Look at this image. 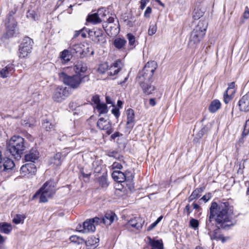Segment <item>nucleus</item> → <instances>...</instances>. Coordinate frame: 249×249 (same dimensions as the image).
<instances>
[{"label":"nucleus","mask_w":249,"mask_h":249,"mask_svg":"<svg viewBox=\"0 0 249 249\" xmlns=\"http://www.w3.org/2000/svg\"><path fill=\"white\" fill-rule=\"evenodd\" d=\"M210 213L206 221V229L212 240H221L224 242L229 238H225L220 233V228L226 229L233 225L231 220L232 210L228 202L212 203Z\"/></svg>","instance_id":"f257e3e1"},{"label":"nucleus","mask_w":249,"mask_h":249,"mask_svg":"<svg viewBox=\"0 0 249 249\" xmlns=\"http://www.w3.org/2000/svg\"><path fill=\"white\" fill-rule=\"evenodd\" d=\"M208 27L206 21L200 20L191 33L188 45L191 48H195L200 42L205 35Z\"/></svg>","instance_id":"f03ea898"},{"label":"nucleus","mask_w":249,"mask_h":249,"mask_svg":"<svg viewBox=\"0 0 249 249\" xmlns=\"http://www.w3.org/2000/svg\"><path fill=\"white\" fill-rule=\"evenodd\" d=\"M8 150L15 158L18 159L25 150L24 140L19 136H14L8 143Z\"/></svg>","instance_id":"7ed1b4c3"},{"label":"nucleus","mask_w":249,"mask_h":249,"mask_svg":"<svg viewBox=\"0 0 249 249\" xmlns=\"http://www.w3.org/2000/svg\"><path fill=\"white\" fill-rule=\"evenodd\" d=\"M55 192L54 183L53 181L46 182L43 186L33 196L34 199L39 196L40 202H46L51 198Z\"/></svg>","instance_id":"20e7f679"},{"label":"nucleus","mask_w":249,"mask_h":249,"mask_svg":"<svg viewBox=\"0 0 249 249\" xmlns=\"http://www.w3.org/2000/svg\"><path fill=\"white\" fill-rule=\"evenodd\" d=\"M59 77L65 85L73 89L78 88L85 78L79 74L70 76L64 72L59 74Z\"/></svg>","instance_id":"39448f33"},{"label":"nucleus","mask_w":249,"mask_h":249,"mask_svg":"<svg viewBox=\"0 0 249 249\" xmlns=\"http://www.w3.org/2000/svg\"><path fill=\"white\" fill-rule=\"evenodd\" d=\"M70 90L67 87L59 86L55 89L53 99L56 102H62L70 95Z\"/></svg>","instance_id":"423d86ee"},{"label":"nucleus","mask_w":249,"mask_h":249,"mask_svg":"<svg viewBox=\"0 0 249 249\" xmlns=\"http://www.w3.org/2000/svg\"><path fill=\"white\" fill-rule=\"evenodd\" d=\"M33 44V41L32 39L29 37H25L19 46V57L20 58L27 57L31 52Z\"/></svg>","instance_id":"0eeeda50"},{"label":"nucleus","mask_w":249,"mask_h":249,"mask_svg":"<svg viewBox=\"0 0 249 249\" xmlns=\"http://www.w3.org/2000/svg\"><path fill=\"white\" fill-rule=\"evenodd\" d=\"M144 223V220L141 217L130 218L124 225L125 228L130 231H140Z\"/></svg>","instance_id":"6e6552de"},{"label":"nucleus","mask_w":249,"mask_h":249,"mask_svg":"<svg viewBox=\"0 0 249 249\" xmlns=\"http://www.w3.org/2000/svg\"><path fill=\"white\" fill-rule=\"evenodd\" d=\"M157 67V64L155 61L148 62L146 64L142 71L139 73V75L145 76L147 80L151 79Z\"/></svg>","instance_id":"1a4fd4ad"},{"label":"nucleus","mask_w":249,"mask_h":249,"mask_svg":"<svg viewBox=\"0 0 249 249\" xmlns=\"http://www.w3.org/2000/svg\"><path fill=\"white\" fill-rule=\"evenodd\" d=\"M139 84L143 92L147 95L150 94L155 90V87L151 85V79L146 80V77L139 75Z\"/></svg>","instance_id":"9d476101"},{"label":"nucleus","mask_w":249,"mask_h":249,"mask_svg":"<svg viewBox=\"0 0 249 249\" xmlns=\"http://www.w3.org/2000/svg\"><path fill=\"white\" fill-rule=\"evenodd\" d=\"M99 220L100 218L97 217L86 220L83 224V229L79 231L83 232L94 231L96 225L99 224Z\"/></svg>","instance_id":"9b49d317"},{"label":"nucleus","mask_w":249,"mask_h":249,"mask_svg":"<svg viewBox=\"0 0 249 249\" xmlns=\"http://www.w3.org/2000/svg\"><path fill=\"white\" fill-rule=\"evenodd\" d=\"M89 37L96 43H104L106 39L103 37V32L101 29L97 28L88 32Z\"/></svg>","instance_id":"f8f14e48"},{"label":"nucleus","mask_w":249,"mask_h":249,"mask_svg":"<svg viewBox=\"0 0 249 249\" xmlns=\"http://www.w3.org/2000/svg\"><path fill=\"white\" fill-rule=\"evenodd\" d=\"M97 125L99 129L106 131L108 135H110L113 131L111 124L107 119L100 118L97 122Z\"/></svg>","instance_id":"ddd939ff"},{"label":"nucleus","mask_w":249,"mask_h":249,"mask_svg":"<svg viewBox=\"0 0 249 249\" xmlns=\"http://www.w3.org/2000/svg\"><path fill=\"white\" fill-rule=\"evenodd\" d=\"M36 172V168L35 164L32 163L24 164L20 170V174L22 177L34 175Z\"/></svg>","instance_id":"4468645a"},{"label":"nucleus","mask_w":249,"mask_h":249,"mask_svg":"<svg viewBox=\"0 0 249 249\" xmlns=\"http://www.w3.org/2000/svg\"><path fill=\"white\" fill-rule=\"evenodd\" d=\"M238 105L241 111H249V91L239 100Z\"/></svg>","instance_id":"2eb2a0df"},{"label":"nucleus","mask_w":249,"mask_h":249,"mask_svg":"<svg viewBox=\"0 0 249 249\" xmlns=\"http://www.w3.org/2000/svg\"><path fill=\"white\" fill-rule=\"evenodd\" d=\"M234 86V82L230 83L227 90L224 94V101L226 104H228L233 98V94L234 93L233 89Z\"/></svg>","instance_id":"dca6fc26"},{"label":"nucleus","mask_w":249,"mask_h":249,"mask_svg":"<svg viewBox=\"0 0 249 249\" xmlns=\"http://www.w3.org/2000/svg\"><path fill=\"white\" fill-rule=\"evenodd\" d=\"M115 218H116V216L113 212L107 213L104 217L100 218L99 224L103 223L107 226L110 225Z\"/></svg>","instance_id":"f3484780"},{"label":"nucleus","mask_w":249,"mask_h":249,"mask_svg":"<svg viewBox=\"0 0 249 249\" xmlns=\"http://www.w3.org/2000/svg\"><path fill=\"white\" fill-rule=\"evenodd\" d=\"M39 158V152L36 148H32L25 155V160L27 161L35 162Z\"/></svg>","instance_id":"a211bd4d"},{"label":"nucleus","mask_w":249,"mask_h":249,"mask_svg":"<svg viewBox=\"0 0 249 249\" xmlns=\"http://www.w3.org/2000/svg\"><path fill=\"white\" fill-rule=\"evenodd\" d=\"M126 114V127L129 129H131L133 128L135 124L134 111L132 109L129 108L127 110Z\"/></svg>","instance_id":"6ab92c4d"},{"label":"nucleus","mask_w":249,"mask_h":249,"mask_svg":"<svg viewBox=\"0 0 249 249\" xmlns=\"http://www.w3.org/2000/svg\"><path fill=\"white\" fill-rule=\"evenodd\" d=\"M15 164L13 160L8 158L4 159L3 163L0 162V172L12 169Z\"/></svg>","instance_id":"aec40b11"},{"label":"nucleus","mask_w":249,"mask_h":249,"mask_svg":"<svg viewBox=\"0 0 249 249\" xmlns=\"http://www.w3.org/2000/svg\"><path fill=\"white\" fill-rule=\"evenodd\" d=\"M123 67V64L120 60L115 61L110 67L108 75L112 76L118 73Z\"/></svg>","instance_id":"412c9836"},{"label":"nucleus","mask_w":249,"mask_h":249,"mask_svg":"<svg viewBox=\"0 0 249 249\" xmlns=\"http://www.w3.org/2000/svg\"><path fill=\"white\" fill-rule=\"evenodd\" d=\"M99 242L98 238L92 236L89 237L86 241V245L89 249H94L98 246Z\"/></svg>","instance_id":"4be33fe9"},{"label":"nucleus","mask_w":249,"mask_h":249,"mask_svg":"<svg viewBox=\"0 0 249 249\" xmlns=\"http://www.w3.org/2000/svg\"><path fill=\"white\" fill-rule=\"evenodd\" d=\"M112 177L115 181L123 182L126 180L125 175L120 171H114L112 173Z\"/></svg>","instance_id":"5701e85b"},{"label":"nucleus","mask_w":249,"mask_h":249,"mask_svg":"<svg viewBox=\"0 0 249 249\" xmlns=\"http://www.w3.org/2000/svg\"><path fill=\"white\" fill-rule=\"evenodd\" d=\"M14 71L13 65H8L1 69L0 71V75L3 78H5L8 77Z\"/></svg>","instance_id":"b1692460"},{"label":"nucleus","mask_w":249,"mask_h":249,"mask_svg":"<svg viewBox=\"0 0 249 249\" xmlns=\"http://www.w3.org/2000/svg\"><path fill=\"white\" fill-rule=\"evenodd\" d=\"M72 53L71 51L64 50L61 53L60 58L62 61V63H66L70 61L72 57Z\"/></svg>","instance_id":"393cba45"},{"label":"nucleus","mask_w":249,"mask_h":249,"mask_svg":"<svg viewBox=\"0 0 249 249\" xmlns=\"http://www.w3.org/2000/svg\"><path fill=\"white\" fill-rule=\"evenodd\" d=\"M220 107V102L218 100L215 99L211 102L209 107V110L211 113H214L217 111Z\"/></svg>","instance_id":"a878e982"},{"label":"nucleus","mask_w":249,"mask_h":249,"mask_svg":"<svg viewBox=\"0 0 249 249\" xmlns=\"http://www.w3.org/2000/svg\"><path fill=\"white\" fill-rule=\"evenodd\" d=\"M205 11L204 8L199 6L196 7L193 12V18L195 19H198L203 16Z\"/></svg>","instance_id":"bb28decb"},{"label":"nucleus","mask_w":249,"mask_h":249,"mask_svg":"<svg viewBox=\"0 0 249 249\" xmlns=\"http://www.w3.org/2000/svg\"><path fill=\"white\" fill-rule=\"evenodd\" d=\"M61 154L57 153L50 160V163L58 166L61 164Z\"/></svg>","instance_id":"cd10ccee"},{"label":"nucleus","mask_w":249,"mask_h":249,"mask_svg":"<svg viewBox=\"0 0 249 249\" xmlns=\"http://www.w3.org/2000/svg\"><path fill=\"white\" fill-rule=\"evenodd\" d=\"M100 18H101L98 16V13H96L89 15L87 20L93 24H98L101 22V20Z\"/></svg>","instance_id":"c85d7f7f"},{"label":"nucleus","mask_w":249,"mask_h":249,"mask_svg":"<svg viewBox=\"0 0 249 249\" xmlns=\"http://www.w3.org/2000/svg\"><path fill=\"white\" fill-rule=\"evenodd\" d=\"M126 43V41L124 38H116L113 42L114 46L118 49H121L124 48Z\"/></svg>","instance_id":"c756f323"},{"label":"nucleus","mask_w":249,"mask_h":249,"mask_svg":"<svg viewBox=\"0 0 249 249\" xmlns=\"http://www.w3.org/2000/svg\"><path fill=\"white\" fill-rule=\"evenodd\" d=\"M74 70L76 73L84 72L86 71L87 67L81 62H78L74 66Z\"/></svg>","instance_id":"7c9ffc66"},{"label":"nucleus","mask_w":249,"mask_h":249,"mask_svg":"<svg viewBox=\"0 0 249 249\" xmlns=\"http://www.w3.org/2000/svg\"><path fill=\"white\" fill-rule=\"evenodd\" d=\"M149 243L152 247L151 249H162V244L160 241H155L150 239Z\"/></svg>","instance_id":"2f4dec72"},{"label":"nucleus","mask_w":249,"mask_h":249,"mask_svg":"<svg viewBox=\"0 0 249 249\" xmlns=\"http://www.w3.org/2000/svg\"><path fill=\"white\" fill-rule=\"evenodd\" d=\"M71 52L72 54L79 53L82 54L83 53V49L81 44H75L74 45L71 49Z\"/></svg>","instance_id":"473e14b6"},{"label":"nucleus","mask_w":249,"mask_h":249,"mask_svg":"<svg viewBox=\"0 0 249 249\" xmlns=\"http://www.w3.org/2000/svg\"><path fill=\"white\" fill-rule=\"evenodd\" d=\"M200 193L201 190L199 189H197L194 190L188 198L189 202H191L199 197L200 196Z\"/></svg>","instance_id":"72a5a7b5"},{"label":"nucleus","mask_w":249,"mask_h":249,"mask_svg":"<svg viewBox=\"0 0 249 249\" xmlns=\"http://www.w3.org/2000/svg\"><path fill=\"white\" fill-rule=\"evenodd\" d=\"M42 127L46 131H49L53 130L54 128V125L48 121H44L42 123Z\"/></svg>","instance_id":"f704fd0d"},{"label":"nucleus","mask_w":249,"mask_h":249,"mask_svg":"<svg viewBox=\"0 0 249 249\" xmlns=\"http://www.w3.org/2000/svg\"><path fill=\"white\" fill-rule=\"evenodd\" d=\"M96 108L99 112L100 114H105L108 112L107 106L105 104H98L96 106Z\"/></svg>","instance_id":"c9c22d12"},{"label":"nucleus","mask_w":249,"mask_h":249,"mask_svg":"<svg viewBox=\"0 0 249 249\" xmlns=\"http://www.w3.org/2000/svg\"><path fill=\"white\" fill-rule=\"evenodd\" d=\"M127 39L128 40L129 45L133 48L135 46V37L131 33H128L126 35Z\"/></svg>","instance_id":"e433bc0d"},{"label":"nucleus","mask_w":249,"mask_h":249,"mask_svg":"<svg viewBox=\"0 0 249 249\" xmlns=\"http://www.w3.org/2000/svg\"><path fill=\"white\" fill-rule=\"evenodd\" d=\"M157 30V26L155 23H153L150 24L148 33L149 36H152L156 33Z\"/></svg>","instance_id":"4c0bfd02"},{"label":"nucleus","mask_w":249,"mask_h":249,"mask_svg":"<svg viewBox=\"0 0 249 249\" xmlns=\"http://www.w3.org/2000/svg\"><path fill=\"white\" fill-rule=\"evenodd\" d=\"M99 182L102 188H106L108 186L107 179L106 177L102 176L99 178Z\"/></svg>","instance_id":"58836bf2"},{"label":"nucleus","mask_w":249,"mask_h":249,"mask_svg":"<svg viewBox=\"0 0 249 249\" xmlns=\"http://www.w3.org/2000/svg\"><path fill=\"white\" fill-rule=\"evenodd\" d=\"M189 225L191 228L196 230L199 226V221L196 219L191 218L190 220Z\"/></svg>","instance_id":"ea45409f"},{"label":"nucleus","mask_w":249,"mask_h":249,"mask_svg":"<svg viewBox=\"0 0 249 249\" xmlns=\"http://www.w3.org/2000/svg\"><path fill=\"white\" fill-rule=\"evenodd\" d=\"M108 68L107 63L100 64L98 68V71L100 73H104Z\"/></svg>","instance_id":"a19ab883"},{"label":"nucleus","mask_w":249,"mask_h":249,"mask_svg":"<svg viewBox=\"0 0 249 249\" xmlns=\"http://www.w3.org/2000/svg\"><path fill=\"white\" fill-rule=\"evenodd\" d=\"M97 13L98 16L101 18H100L102 22L106 16V11L104 8H101L98 10Z\"/></svg>","instance_id":"79ce46f5"},{"label":"nucleus","mask_w":249,"mask_h":249,"mask_svg":"<svg viewBox=\"0 0 249 249\" xmlns=\"http://www.w3.org/2000/svg\"><path fill=\"white\" fill-rule=\"evenodd\" d=\"M70 240L71 242L73 243H76L79 244L80 243L82 242L83 241L82 238L76 236V235H72L70 237Z\"/></svg>","instance_id":"37998d69"},{"label":"nucleus","mask_w":249,"mask_h":249,"mask_svg":"<svg viewBox=\"0 0 249 249\" xmlns=\"http://www.w3.org/2000/svg\"><path fill=\"white\" fill-rule=\"evenodd\" d=\"M162 216H160L155 222H154L153 223H152L148 228L147 231H149L154 229L157 224L161 221V220L162 218Z\"/></svg>","instance_id":"c03bdc74"},{"label":"nucleus","mask_w":249,"mask_h":249,"mask_svg":"<svg viewBox=\"0 0 249 249\" xmlns=\"http://www.w3.org/2000/svg\"><path fill=\"white\" fill-rule=\"evenodd\" d=\"M24 219V217L21 215H17L13 219V221L16 224L20 223Z\"/></svg>","instance_id":"a18cd8bd"},{"label":"nucleus","mask_w":249,"mask_h":249,"mask_svg":"<svg viewBox=\"0 0 249 249\" xmlns=\"http://www.w3.org/2000/svg\"><path fill=\"white\" fill-rule=\"evenodd\" d=\"M112 168L115 169L117 168L118 169H120L122 168V165L119 162H114L112 164Z\"/></svg>","instance_id":"49530a36"},{"label":"nucleus","mask_w":249,"mask_h":249,"mask_svg":"<svg viewBox=\"0 0 249 249\" xmlns=\"http://www.w3.org/2000/svg\"><path fill=\"white\" fill-rule=\"evenodd\" d=\"M111 112L116 118L119 117L120 115V112L118 109L113 108L112 109Z\"/></svg>","instance_id":"de8ad7c7"},{"label":"nucleus","mask_w":249,"mask_h":249,"mask_svg":"<svg viewBox=\"0 0 249 249\" xmlns=\"http://www.w3.org/2000/svg\"><path fill=\"white\" fill-rule=\"evenodd\" d=\"M151 8L150 7H147L145 12H144V16L145 17L148 18L149 17L150 14L151 13Z\"/></svg>","instance_id":"09e8293b"},{"label":"nucleus","mask_w":249,"mask_h":249,"mask_svg":"<svg viewBox=\"0 0 249 249\" xmlns=\"http://www.w3.org/2000/svg\"><path fill=\"white\" fill-rule=\"evenodd\" d=\"M92 101L96 104V106L98 104H100V99L99 96L96 95L92 97Z\"/></svg>","instance_id":"8fccbe9b"},{"label":"nucleus","mask_w":249,"mask_h":249,"mask_svg":"<svg viewBox=\"0 0 249 249\" xmlns=\"http://www.w3.org/2000/svg\"><path fill=\"white\" fill-rule=\"evenodd\" d=\"M184 212L187 213V216H188L191 213L192 211L190 209V206L189 204H188L186 206Z\"/></svg>","instance_id":"3c124183"},{"label":"nucleus","mask_w":249,"mask_h":249,"mask_svg":"<svg viewBox=\"0 0 249 249\" xmlns=\"http://www.w3.org/2000/svg\"><path fill=\"white\" fill-rule=\"evenodd\" d=\"M149 0H141V8L143 9L146 6V3Z\"/></svg>","instance_id":"603ef678"},{"label":"nucleus","mask_w":249,"mask_h":249,"mask_svg":"<svg viewBox=\"0 0 249 249\" xmlns=\"http://www.w3.org/2000/svg\"><path fill=\"white\" fill-rule=\"evenodd\" d=\"M244 18L247 19L249 18V10L247 8L243 14Z\"/></svg>","instance_id":"864d4df0"},{"label":"nucleus","mask_w":249,"mask_h":249,"mask_svg":"<svg viewBox=\"0 0 249 249\" xmlns=\"http://www.w3.org/2000/svg\"><path fill=\"white\" fill-rule=\"evenodd\" d=\"M121 135H122L119 132H116L111 136V138L112 139L114 140L116 138L119 137Z\"/></svg>","instance_id":"5fc2aeb1"},{"label":"nucleus","mask_w":249,"mask_h":249,"mask_svg":"<svg viewBox=\"0 0 249 249\" xmlns=\"http://www.w3.org/2000/svg\"><path fill=\"white\" fill-rule=\"evenodd\" d=\"M210 197L211 196L209 194L208 195H204L200 200H203L206 202L210 198Z\"/></svg>","instance_id":"6e6d98bb"},{"label":"nucleus","mask_w":249,"mask_h":249,"mask_svg":"<svg viewBox=\"0 0 249 249\" xmlns=\"http://www.w3.org/2000/svg\"><path fill=\"white\" fill-rule=\"evenodd\" d=\"M87 52L88 53H90V55H93L94 54V50L91 47H88L87 49Z\"/></svg>","instance_id":"4d7b16f0"},{"label":"nucleus","mask_w":249,"mask_h":249,"mask_svg":"<svg viewBox=\"0 0 249 249\" xmlns=\"http://www.w3.org/2000/svg\"><path fill=\"white\" fill-rule=\"evenodd\" d=\"M149 104L152 106H154L156 105V102L154 99L151 98L149 100Z\"/></svg>","instance_id":"13d9d810"},{"label":"nucleus","mask_w":249,"mask_h":249,"mask_svg":"<svg viewBox=\"0 0 249 249\" xmlns=\"http://www.w3.org/2000/svg\"><path fill=\"white\" fill-rule=\"evenodd\" d=\"M106 102L107 104H113V102L111 101V99L109 97L106 96Z\"/></svg>","instance_id":"bf43d9fd"},{"label":"nucleus","mask_w":249,"mask_h":249,"mask_svg":"<svg viewBox=\"0 0 249 249\" xmlns=\"http://www.w3.org/2000/svg\"><path fill=\"white\" fill-rule=\"evenodd\" d=\"M193 207L194 209L197 210H199L200 209L199 206L196 203H194L193 204Z\"/></svg>","instance_id":"052dcab7"},{"label":"nucleus","mask_w":249,"mask_h":249,"mask_svg":"<svg viewBox=\"0 0 249 249\" xmlns=\"http://www.w3.org/2000/svg\"><path fill=\"white\" fill-rule=\"evenodd\" d=\"M128 78V75L127 74L126 76L125 77L124 79V80L123 81H120L118 83L120 85H123L124 83L126 80H127Z\"/></svg>","instance_id":"680f3d73"},{"label":"nucleus","mask_w":249,"mask_h":249,"mask_svg":"<svg viewBox=\"0 0 249 249\" xmlns=\"http://www.w3.org/2000/svg\"><path fill=\"white\" fill-rule=\"evenodd\" d=\"M80 33H82V30H80L79 31H76L75 32V34L74 35V37H77L80 34Z\"/></svg>","instance_id":"e2e57ef3"},{"label":"nucleus","mask_w":249,"mask_h":249,"mask_svg":"<svg viewBox=\"0 0 249 249\" xmlns=\"http://www.w3.org/2000/svg\"><path fill=\"white\" fill-rule=\"evenodd\" d=\"M117 155V153L116 152H112L109 154L110 157H114L116 158V156Z\"/></svg>","instance_id":"0e129e2a"},{"label":"nucleus","mask_w":249,"mask_h":249,"mask_svg":"<svg viewBox=\"0 0 249 249\" xmlns=\"http://www.w3.org/2000/svg\"><path fill=\"white\" fill-rule=\"evenodd\" d=\"M122 105H123V102L121 101H120V100L118 101L117 105L118 106V107H121Z\"/></svg>","instance_id":"69168bd1"},{"label":"nucleus","mask_w":249,"mask_h":249,"mask_svg":"<svg viewBox=\"0 0 249 249\" xmlns=\"http://www.w3.org/2000/svg\"><path fill=\"white\" fill-rule=\"evenodd\" d=\"M80 34L83 38H85L86 37V34L85 33L83 32V30H82V33H80Z\"/></svg>","instance_id":"338daca9"},{"label":"nucleus","mask_w":249,"mask_h":249,"mask_svg":"<svg viewBox=\"0 0 249 249\" xmlns=\"http://www.w3.org/2000/svg\"><path fill=\"white\" fill-rule=\"evenodd\" d=\"M107 20L109 23H112L114 21V18H109L107 19Z\"/></svg>","instance_id":"774afa93"}]
</instances>
